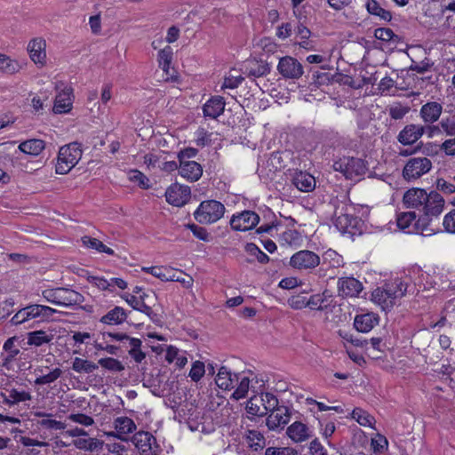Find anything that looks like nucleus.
Returning <instances> with one entry per match:
<instances>
[{
  "mask_svg": "<svg viewBox=\"0 0 455 455\" xmlns=\"http://www.w3.org/2000/svg\"><path fill=\"white\" fill-rule=\"evenodd\" d=\"M403 204L407 209L419 210L420 214L414 223V229L430 236L440 231L439 217L443 212L445 201L436 191L427 193L425 189L413 188L403 196Z\"/></svg>",
  "mask_w": 455,
  "mask_h": 455,
  "instance_id": "obj_1",
  "label": "nucleus"
},
{
  "mask_svg": "<svg viewBox=\"0 0 455 455\" xmlns=\"http://www.w3.org/2000/svg\"><path fill=\"white\" fill-rule=\"evenodd\" d=\"M334 226L341 233H348L355 235L361 224V220L355 216V207L351 204H347L346 199H335L333 201Z\"/></svg>",
  "mask_w": 455,
  "mask_h": 455,
  "instance_id": "obj_2",
  "label": "nucleus"
},
{
  "mask_svg": "<svg viewBox=\"0 0 455 455\" xmlns=\"http://www.w3.org/2000/svg\"><path fill=\"white\" fill-rule=\"evenodd\" d=\"M226 212L222 203L217 200L203 201L194 212V218L200 224H212L220 220Z\"/></svg>",
  "mask_w": 455,
  "mask_h": 455,
  "instance_id": "obj_3",
  "label": "nucleus"
},
{
  "mask_svg": "<svg viewBox=\"0 0 455 455\" xmlns=\"http://www.w3.org/2000/svg\"><path fill=\"white\" fill-rule=\"evenodd\" d=\"M82 149L76 142L63 146L59 150L56 172L67 174L80 160Z\"/></svg>",
  "mask_w": 455,
  "mask_h": 455,
  "instance_id": "obj_4",
  "label": "nucleus"
},
{
  "mask_svg": "<svg viewBox=\"0 0 455 455\" xmlns=\"http://www.w3.org/2000/svg\"><path fill=\"white\" fill-rule=\"evenodd\" d=\"M321 263L318 254L309 250H301L294 253L290 259V266L299 271H309Z\"/></svg>",
  "mask_w": 455,
  "mask_h": 455,
  "instance_id": "obj_5",
  "label": "nucleus"
},
{
  "mask_svg": "<svg viewBox=\"0 0 455 455\" xmlns=\"http://www.w3.org/2000/svg\"><path fill=\"white\" fill-rule=\"evenodd\" d=\"M431 168L432 162L427 157H413L409 159L404 165L403 176L408 181L417 180L427 173Z\"/></svg>",
  "mask_w": 455,
  "mask_h": 455,
  "instance_id": "obj_6",
  "label": "nucleus"
},
{
  "mask_svg": "<svg viewBox=\"0 0 455 455\" xmlns=\"http://www.w3.org/2000/svg\"><path fill=\"white\" fill-rule=\"evenodd\" d=\"M333 168L336 172L343 173L347 179H354L364 173V165L361 159L344 156L335 161Z\"/></svg>",
  "mask_w": 455,
  "mask_h": 455,
  "instance_id": "obj_7",
  "label": "nucleus"
},
{
  "mask_svg": "<svg viewBox=\"0 0 455 455\" xmlns=\"http://www.w3.org/2000/svg\"><path fill=\"white\" fill-rule=\"evenodd\" d=\"M132 443L141 455H157L160 451L156 437L149 432L136 433L132 436Z\"/></svg>",
  "mask_w": 455,
  "mask_h": 455,
  "instance_id": "obj_8",
  "label": "nucleus"
},
{
  "mask_svg": "<svg viewBox=\"0 0 455 455\" xmlns=\"http://www.w3.org/2000/svg\"><path fill=\"white\" fill-rule=\"evenodd\" d=\"M277 70L282 76L287 79H299L304 73L301 63L291 56H285L279 60Z\"/></svg>",
  "mask_w": 455,
  "mask_h": 455,
  "instance_id": "obj_9",
  "label": "nucleus"
},
{
  "mask_svg": "<svg viewBox=\"0 0 455 455\" xmlns=\"http://www.w3.org/2000/svg\"><path fill=\"white\" fill-rule=\"evenodd\" d=\"M259 216L252 211H243L237 215H233L230 226L234 230L247 231L259 223Z\"/></svg>",
  "mask_w": 455,
  "mask_h": 455,
  "instance_id": "obj_10",
  "label": "nucleus"
},
{
  "mask_svg": "<svg viewBox=\"0 0 455 455\" xmlns=\"http://www.w3.org/2000/svg\"><path fill=\"white\" fill-rule=\"evenodd\" d=\"M166 201L174 206L184 205L190 198V188L178 183L171 185L165 192Z\"/></svg>",
  "mask_w": 455,
  "mask_h": 455,
  "instance_id": "obj_11",
  "label": "nucleus"
},
{
  "mask_svg": "<svg viewBox=\"0 0 455 455\" xmlns=\"http://www.w3.org/2000/svg\"><path fill=\"white\" fill-rule=\"evenodd\" d=\"M291 412L288 407L280 406L275 411H270L266 419V425L271 431H275L279 428H283L284 426L290 421Z\"/></svg>",
  "mask_w": 455,
  "mask_h": 455,
  "instance_id": "obj_12",
  "label": "nucleus"
},
{
  "mask_svg": "<svg viewBox=\"0 0 455 455\" xmlns=\"http://www.w3.org/2000/svg\"><path fill=\"white\" fill-rule=\"evenodd\" d=\"M85 300L80 292L66 287H58L57 306L72 308L80 306Z\"/></svg>",
  "mask_w": 455,
  "mask_h": 455,
  "instance_id": "obj_13",
  "label": "nucleus"
},
{
  "mask_svg": "<svg viewBox=\"0 0 455 455\" xmlns=\"http://www.w3.org/2000/svg\"><path fill=\"white\" fill-rule=\"evenodd\" d=\"M338 294L340 297H357L363 291L360 281L352 276L339 278L337 283Z\"/></svg>",
  "mask_w": 455,
  "mask_h": 455,
  "instance_id": "obj_14",
  "label": "nucleus"
},
{
  "mask_svg": "<svg viewBox=\"0 0 455 455\" xmlns=\"http://www.w3.org/2000/svg\"><path fill=\"white\" fill-rule=\"evenodd\" d=\"M57 90H60L58 94L55 97L53 111L58 114L68 113L72 108V93L73 90L69 86H64L62 89H60L57 86Z\"/></svg>",
  "mask_w": 455,
  "mask_h": 455,
  "instance_id": "obj_15",
  "label": "nucleus"
},
{
  "mask_svg": "<svg viewBox=\"0 0 455 455\" xmlns=\"http://www.w3.org/2000/svg\"><path fill=\"white\" fill-rule=\"evenodd\" d=\"M424 133V125L411 124L403 127V129L399 132L397 140L404 146L412 145L419 140Z\"/></svg>",
  "mask_w": 455,
  "mask_h": 455,
  "instance_id": "obj_16",
  "label": "nucleus"
},
{
  "mask_svg": "<svg viewBox=\"0 0 455 455\" xmlns=\"http://www.w3.org/2000/svg\"><path fill=\"white\" fill-rule=\"evenodd\" d=\"M45 46V40L41 37L34 38L28 43V52L31 60L35 64L44 65L46 60Z\"/></svg>",
  "mask_w": 455,
  "mask_h": 455,
  "instance_id": "obj_17",
  "label": "nucleus"
},
{
  "mask_svg": "<svg viewBox=\"0 0 455 455\" xmlns=\"http://www.w3.org/2000/svg\"><path fill=\"white\" fill-rule=\"evenodd\" d=\"M123 299L134 309L138 310L149 317L154 323L159 321L158 314L153 309L154 304L149 305L146 301H141L136 295L125 294Z\"/></svg>",
  "mask_w": 455,
  "mask_h": 455,
  "instance_id": "obj_18",
  "label": "nucleus"
},
{
  "mask_svg": "<svg viewBox=\"0 0 455 455\" xmlns=\"http://www.w3.org/2000/svg\"><path fill=\"white\" fill-rule=\"evenodd\" d=\"M443 113V106L436 101H429L422 105L419 109V116L426 124L437 122Z\"/></svg>",
  "mask_w": 455,
  "mask_h": 455,
  "instance_id": "obj_19",
  "label": "nucleus"
},
{
  "mask_svg": "<svg viewBox=\"0 0 455 455\" xmlns=\"http://www.w3.org/2000/svg\"><path fill=\"white\" fill-rule=\"evenodd\" d=\"M226 102L221 96H212L203 106V112L205 117L216 119L225 110Z\"/></svg>",
  "mask_w": 455,
  "mask_h": 455,
  "instance_id": "obj_20",
  "label": "nucleus"
},
{
  "mask_svg": "<svg viewBox=\"0 0 455 455\" xmlns=\"http://www.w3.org/2000/svg\"><path fill=\"white\" fill-rule=\"evenodd\" d=\"M344 265L343 257L333 250H328L323 254L322 267L318 270L321 277L326 276L329 268H339Z\"/></svg>",
  "mask_w": 455,
  "mask_h": 455,
  "instance_id": "obj_21",
  "label": "nucleus"
},
{
  "mask_svg": "<svg viewBox=\"0 0 455 455\" xmlns=\"http://www.w3.org/2000/svg\"><path fill=\"white\" fill-rule=\"evenodd\" d=\"M286 434L294 443H303L312 437V431L300 421H295L290 425L287 427Z\"/></svg>",
  "mask_w": 455,
  "mask_h": 455,
  "instance_id": "obj_22",
  "label": "nucleus"
},
{
  "mask_svg": "<svg viewBox=\"0 0 455 455\" xmlns=\"http://www.w3.org/2000/svg\"><path fill=\"white\" fill-rule=\"evenodd\" d=\"M243 438L247 447L252 451H261L266 446V438L258 430L246 428L243 434Z\"/></svg>",
  "mask_w": 455,
  "mask_h": 455,
  "instance_id": "obj_23",
  "label": "nucleus"
},
{
  "mask_svg": "<svg viewBox=\"0 0 455 455\" xmlns=\"http://www.w3.org/2000/svg\"><path fill=\"white\" fill-rule=\"evenodd\" d=\"M179 173L190 182L198 180L203 174V168L196 161H183L180 163Z\"/></svg>",
  "mask_w": 455,
  "mask_h": 455,
  "instance_id": "obj_24",
  "label": "nucleus"
},
{
  "mask_svg": "<svg viewBox=\"0 0 455 455\" xmlns=\"http://www.w3.org/2000/svg\"><path fill=\"white\" fill-rule=\"evenodd\" d=\"M292 184L301 192H311L315 188V179L308 172L296 171L292 176Z\"/></svg>",
  "mask_w": 455,
  "mask_h": 455,
  "instance_id": "obj_25",
  "label": "nucleus"
},
{
  "mask_svg": "<svg viewBox=\"0 0 455 455\" xmlns=\"http://www.w3.org/2000/svg\"><path fill=\"white\" fill-rule=\"evenodd\" d=\"M238 379L237 374L232 373L228 367L222 366L219 369L215 383L223 390H230L234 388L235 383L238 382Z\"/></svg>",
  "mask_w": 455,
  "mask_h": 455,
  "instance_id": "obj_26",
  "label": "nucleus"
},
{
  "mask_svg": "<svg viewBox=\"0 0 455 455\" xmlns=\"http://www.w3.org/2000/svg\"><path fill=\"white\" fill-rule=\"evenodd\" d=\"M128 317V313L124 308L116 306L107 314L101 316L100 322L108 325H119L124 323Z\"/></svg>",
  "mask_w": 455,
  "mask_h": 455,
  "instance_id": "obj_27",
  "label": "nucleus"
},
{
  "mask_svg": "<svg viewBox=\"0 0 455 455\" xmlns=\"http://www.w3.org/2000/svg\"><path fill=\"white\" fill-rule=\"evenodd\" d=\"M379 323V316L373 313L356 315L354 321L355 329L360 332H369Z\"/></svg>",
  "mask_w": 455,
  "mask_h": 455,
  "instance_id": "obj_28",
  "label": "nucleus"
},
{
  "mask_svg": "<svg viewBox=\"0 0 455 455\" xmlns=\"http://www.w3.org/2000/svg\"><path fill=\"white\" fill-rule=\"evenodd\" d=\"M173 58V51L171 46H165L164 49H161L157 54V62L159 68L163 69V71L166 74V76L172 77L173 76V68H172V61Z\"/></svg>",
  "mask_w": 455,
  "mask_h": 455,
  "instance_id": "obj_29",
  "label": "nucleus"
},
{
  "mask_svg": "<svg viewBox=\"0 0 455 455\" xmlns=\"http://www.w3.org/2000/svg\"><path fill=\"white\" fill-rule=\"evenodd\" d=\"M415 222H417L415 212H401L397 214V227L406 233H420V230L414 229Z\"/></svg>",
  "mask_w": 455,
  "mask_h": 455,
  "instance_id": "obj_30",
  "label": "nucleus"
},
{
  "mask_svg": "<svg viewBox=\"0 0 455 455\" xmlns=\"http://www.w3.org/2000/svg\"><path fill=\"white\" fill-rule=\"evenodd\" d=\"M115 429L117 432V437L124 440L125 436L136 430L134 421L128 417H117L114 421Z\"/></svg>",
  "mask_w": 455,
  "mask_h": 455,
  "instance_id": "obj_31",
  "label": "nucleus"
},
{
  "mask_svg": "<svg viewBox=\"0 0 455 455\" xmlns=\"http://www.w3.org/2000/svg\"><path fill=\"white\" fill-rule=\"evenodd\" d=\"M390 291H392L388 290L387 284H385L384 287L377 288L372 292L373 301L379 304L384 310L391 308L395 304Z\"/></svg>",
  "mask_w": 455,
  "mask_h": 455,
  "instance_id": "obj_32",
  "label": "nucleus"
},
{
  "mask_svg": "<svg viewBox=\"0 0 455 455\" xmlns=\"http://www.w3.org/2000/svg\"><path fill=\"white\" fill-rule=\"evenodd\" d=\"M29 320L40 317L42 319L50 318L56 313V310L44 305L34 304L26 307Z\"/></svg>",
  "mask_w": 455,
  "mask_h": 455,
  "instance_id": "obj_33",
  "label": "nucleus"
},
{
  "mask_svg": "<svg viewBox=\"0 0 455 455\" xmlns=\"http://www.w3.org/2000/svg\"><path fill=\"white\" fill-rule=\"evenodd\" d=\"M45 143L42 140L32 139L21 142L19 149L28 155L38 156L44 148Z\"/></svg>",
  "mask_w": 455,
  "mask_h": 455,
  "instance_id": "obj_34",
  "label": "nucleus"
},
{
  "mask_svg": "<svg viewBox=\"0 0 455 455\" xmlns=\"http://www.w3.org/2000/svg\"><path fill=\"white\" fill-rule=\"evenodd\" d=\"M177 269L166 266H154L151 275L163 282H171L176 278Z\"/></svg>",
  "mask_w": 455,
  "mask_h": 455,
  "instance_id": "obj_35",
  "label": "nucleus"
},
{
  "mask_svg": "<svg viewBox=\"0 0 455 455\" xmlns=\"http://www.w3.org/2000/svg\"><path fill=\"white\" fill-rule=\"evenodd\" d=\"M270 72V68L264 61L252 60L246 68V73L249 76L260 77L267 76Z\"/></svg>",
  "mask_w": 455,
  "mask_h": 455,
  "instance_id": "obj_36",
  "label": "nucleus"
},
{
  "mask_svg": "<svg viewBox=\"0 0 455 455\" xmlns=\"http://www.w3.org/2000/svg\"><path fill=\"white\" fill-rule=\"evenodd\" d=\"M53 336L47 334L44 331H35L28 333V344L40 347L52 341Z\"/></svg>",
  "mask_w": 455,
  "mask_h": 455,
  "instance_id": "obj_37",
  "label": "nucleus"
},
{
  "mask_svg": "<svg viewBox=\"0 0 455 455\" xmlns=\"http://www.w3.org/2000/svg\"><path fill=\"white\" fill-rule=\"evenodd\" d=\"M366 9L370 14L378 16L385 21H390L392 19L391 12L382 8L377 0H368Z\"/></svg>",
  "mask_w": 455,
  "mask_h": 455,
  "instance_id": "obj_38",
  "label": "nucleus"
},
{
  "mask_svg": "<svg viewBox=\"0 0 455 455\" xmlns=\"http://www.w3.org/2000/svg\"><path fill=\"white\" fill-rule=\"evenodd\" d=\"M81 241L85 247L96 250L99 252H104L108 255H114L115 253L111 248L106 246L101 241L96 238L84 235L81 238Z\"/></svg>",
  "mask_w": 455,
  "mask_h": 455,
  "instance_id": "obj_39",
  "label": "nucleus"
},
{
  "mask_svg": "<svg viewBox=\"0 0 455 455\" xmlns=\"http://www.w3.org/2000/svg\"><path fill=\"white\" fill-rule=\"evenodd\" d=\"M97 369L98 364L80 357H76L72 363V370L77 373H92Z\"/></svg>",
  "mask_w": 455,
  "mask_h": 455,
  "instance_id": "obj_40",
  "label": "nucleus"
},
{
  "mask_svg": "<svg viewBox=\"0 0 455 455\" xmlns=\"http://www.w3.org/2000/svg\"><path fill=\"white\" fill-rule=\"evenodd\" d=\"M60 368H55L46 374L39 375L34 381L36 386H44L53 383L62 375Z\"/></svg>",
  "mask_w": 455,
  "mask_h": 455,
  "instance_id": "obj_41",
  "label": "nucleus"
},
{
  "mask_svg": "<svg viewBox=\"0 0 455 455\" xmlns=\"http://www.w3.org/2000/svg\"><path fill=\"white\" fill-rule=\"evenodd\" d=\"M20 68V64L8 56L0 53V69L9 75L17 73Z\"/></svg>",
  "mask_w": 455,
  "mask_h": 455,
  "instance_id": "obj_42",
  "label": "nucleus"
},
{
  "mask_svg": "<svg viewBox=\"0 0 455 455\" xmlns=\"http://www.w3.org/2000/svg\"><path fill=\"white\" fill-rule=\"evenodd\" d=\"M352 418L355 419L361 426L372 427L375 419L367 411L355 408L352 411Z\"/></svg>",
  "mask_w": 455,
  "mask_h": 455,
  "instance_id": "obj_43",
  "label": "nucleus"
},
{
  "mask_svg": "<svg viewBox=\"0 0 455 455\" xmlns=\"http://www.w3.org/2000/svg\"><path fill=\"white\" fill-rule=\"evenodd\" d=\"M327 291H323L322 294L312 295L307 299V307L312 310H323L327 307Z\"/></svg>",
  "mask_w": 455,
  "mask_h": 455,
  "instance_id": "obj_44",
  "label": "nucleus"
},
{
  "mask_svg": "<svg viewBox=\"0 0 455 455\" xmlns=\"http://www.w3.org/2000/svg\"><path fill=\"white\" fill-rule=\"evenodd\" d=\"M31 395L29 393L26 391H18L16 389H12L9 392V395L4 396V402L7 404H15L20 402H26L31 400Z\"/></svg>",
  "mask_w": 455,
  "mask_h": 455,
  "instance_id": "obj_45",
  "label": "nucleus"
},
{
  "mask_svg": "<svg viewBox=\"0 0 455 455\" xmlns=\"http://www.w3.org/2000/svg\"><path fill=\"white\" fill-rule=\"evenodd\" d=\"M16 337L9 338L4 344V350L6 353L5 357L4 358V364H6L12 362L15 356L20 353L19 348L14 346V342L16 341Z\"/></svg>",
  "mask_w": 455,
  "mask_h": 455,
  "instance_id": "obj_46",
  "label": "nucleus"
},
{
  "mask_svg": "<svg viewBox=\"0 0 455 455\" xmlns=\"http://www.w3.org/2000/svg\"><path fill=\"white\" fill-rule=\"evenodd\" d=\"M98 364H100L102 368L113 372H120L124 370L122 363L113 357L100 358L98 361Z\"/></svg>",
  "mask_w": 455,
  "mask_h": 455,
  "instance_id": "obj_47",
  "label": "nucleus"
},
{
  "mask_svg": "<svg viewBox=\"0 0 455 455\" xmlns=\"http://www.w3.org/2000/svg\"><path fill=\"white\" fill-rule=\"evenodd\" d=\"M387 286L388 290L392 291L390 293L394 301L398 298H402L407 291V285L399 279H395L393 282L387 283Z\"/></svg>",
  "mask_w": 455,
  "mask_h": 455,
  "instance_id": "obj_48",
  "label": "nucleus"
},
{
  "mask_svg": "<svg viewBox=\"0 0 455 455\" xmlns=\"http://www.w3.org/2000/svg\"><path fill=\"white\" fill-rule=\"evenodd\" d=\"M250 383L251 380L248 377L242 378L236 389L232 394V398L237 401L245 398L250 389Z\"/></svg>",
  "mask_w": 455,
  "mask_h": 455,
  "instance_id": "obj_49",
  "label": "nucleus"
},
{
  "mask_svg": "<svg viewBox=\"0 0 455 455\" xmlns=\"http://www.w3.org/2000/svg\"><path fill=\"white\" fill-rule=\"evenodd\" d=\"M261 402L265 410L263 412H266V414L267 411H275L280 407L278 399L271 393L261 394Z\"/></svg>",
  "mask_w": 455,
  "mask_h": 455,
  "instance_id": "obj_50",
  "label": "nucleus"
},
{
  "mask_svg": "<svg viewBox=\"0 0 455 455\" xmlns=\"http://www.w3.org/2000/svg\"><path fill=\"white\" fill-rule=\"evenodd\" d=\"M410 112V107L395 103L389 107L388 114L392 119L401 120Z\"/></svg>",
  "mask_w": 455,
  "mask_h": 455,
  "instance_id": "obj_51",
  "label": "nucleus"
},
{
  "mask_svg": "<svg viewBox=\"0 0 455 455\" xmlns=\"http://www.w3.org/2000/svg\"><path fill=\"white\" fill-rule=\"evenodd\" d=\"M129 180L134 183H137L142 188H149L148 178L138 170H131L129 172Z\"/></svg>",
  "mask_w": 455,
  "mask_h": 455,
  "instance_id": "obj_52",
  "label": "nucleus"
},
{
  "mask_svg": "<svg viewBox=\"0 0 455 455\" xmlns=\"http://www.w3.org/2000/svg\"><path fill=\"white\" fill-rule=\"evenodd\" d=\"M245 251L251 256H254L260 263H267L269 257L263 252L255 243H249L245 245Z\"/></svg>",
  "mask_w": 455,
  "mask_h": 455,
  "instance_id": "obj_53",
  "label": "nucleus"
},
{
  "mask_svg": "<svg viewBox=\"0 0 455 455\" xmlns=\"http://www.w3.org/2000/svg\"><path fill=\"white\" fill-rule=\"evenodd\" d=\"M205 373V365L201 361H196L189 371V377L195 382H198Z\"/></svg>",
  "mask_w": 455,
  "mask_h": 455,
  "instance_id": "obj_54",
  "label": "nucleus"
},
{
  "mask_svg": "<svg viewBox=\"0 0 455 455\" xmlns=\"http://www.w3.org/2000/svg\"><path fill=\"white\" fill-rule=\"evenodd\" d=\"M440 123L443 133L453 137L455 134V116H445L441 119Z\"/></svg>",
  "mask_w": 455,
  "mask_h": 455,
  "instance_id": "obj_55",
  "label": "nucleus"
},
{
  "mask_svg": "<svg viewBox=\"0 0 455 455\" xmlns=\"http://www.w3.org/2000/svg\"><path fill=\"white\" fill-rule=\"evenodd\" d=\"M298 451L292 447H267L265 455H298Z\"/></svg>",
  "mask_w": 455,
  "mask_h": 455,
  "instance_id": "obj_56",
  "label": "nucleus"
},
{
  "mask_svg": "<svg viewBox=\"0 0 455 455\" xmlns=\"http://www.w3.org/2000/svg\"><path fill=\"white\" fill-rule=\"evenodd\" d=\"M374 36L384 42L395 41V38L398 36L394 33L391 28H379L374 31Z\"/></svg>",
  "mask_w": 455,
  "mask_h": 455,
  "instance_id": "obj_57",
  "label": "nucleus"
},
{
  "mask_svg": "<svg viewBox=\"0 0 455 455\" xmlns=\"http://www.w3.org/2000/svg\"><path fill=\"white\" fill-rule=\"evenodd\" d=\"M187 228L191 230L193 235L204 242H209L211 240V235L208 233L206 228L200 227L196 224H188Z\"/></svg>",
  "mask_w": 455,
  "mask_h": 455,
  "instance_id": "obj_58",
  "label": "nucleus"
},
{
  "mask_svg": "<svg viewBox=\"0 0 455 455\" xmlns=\"http://www.w3.org/2000/svg\"><path fill=\"white\" fill-rule=\"evenodd\" d=\"M87 281L101 291H111V283L104 277L88 275Z\"/></svg>",
  "mask_w": 455,
  "mask_h": 455,
  "instance_id": "obj_59",
  "label": "nucleus"
},
{
  "mask_svg": "<svg viewBox=\"0 0 455 455\" xmlns=\"http://www.w3.org/2000/svg\"><path fill=\"white\" fill-rule=\"evenodd\" d=\"M387 440L385 436L378 435L375 438L371 439V446L375 453H381L387 448Z\"/></svg>",
  "mask_w": 455,
  "mask_h": 455,
  "instance_id": "obj_60",
  "label": "nucleus"
},
{
  "mask_svg": "<svg viewBox=\"0 0 455 455\" xmlns=\"http://www.w3.org/2000/svg\"><path fill=\"white\" fill-rule=\"evenodd\" d=\"M443 226L446 232L455 234V208L444 215Z\"/></svg>",
  "mask_w": 455,
  "mask_h": 455,
  "instance_id": "obj_61",
  "label": "nucleus"
},
{
  "mask_svg": "<svg viewBox=\"0 0 455 455\" xmlns=\"http://www.w3.org/2000/svg\"><path fill=\"white\" fill-rule=\"evenodd\" d=\"M436 188L438 190L447 195L455 193V185L443 178L437 179Z\"/></svg>",
  "mask_w": 455,
  "mask_h": 455,
  "instance_id": "obj_62",
  "label": "nucleus"
},
{
  "mask_svg": "<svg viewBox=\"0 0 455 455\" xmlns=\"http://www.w3.org/2000/svg\"><path fill=\"white\" fill-rule=\"evenodd\" d=\"M281 240L289 245L295 244L299 240V234L296 230L289 229L284 231L281 235Z\"/></svg>",
  "mask_w": 455,
  "mask_h": 455,
  "instance_id": "obj_63",
  "label": "nucleus"
},
{
  "mask_svg": "<svg viewBox=\"0 0 455 455\" xmlns=\"http://www.w3.org/2000/svg\"><path fill=\"white\" fill-rule=\"evenodd\" d=\"M309 451L311 455H327V450L317 438L310 442Z\"/></svg>",
  "mask_w": 455,
  "mask_h": 455,
  "instance_id": "obj_64",
  "label": "nucleus"
}]
</instances>
